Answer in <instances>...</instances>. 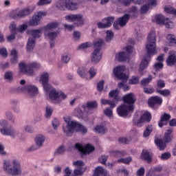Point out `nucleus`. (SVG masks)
I'll return each mask as SVG.
<instances>
[{"mask_svg":"<svg viewBox=\"0 0 176 176\" xmlns=\"http://www.w3.org/2000/svg\"><path fill=\"white\" fill-rule=\"evenodd\" d=\"M82 109L80 107H78L76 109V111L77 112V116L80 119H85V118L89 115V113L86 111V109Z\"/></svg>","mask_w":176,"mask_h":176,"instance_id":"2f4dec72","label":"nucleus"},{"mask_svg":"<svg viewBox=\"0 0 176 176\" xmlns=\"http://www.w3.org/2000/svg\"><path fill=\"white\" fill-rule=\"evenodd\" d=\"M58 27V23L52 22L51 23L47 24L46 26L43 28V30L45 31H53V30H56Z\"/></svg>","mask_w":176,"mask_h":176,"instance_id":"f704fd0d","label":"nucleus"},{"mask_svg":"<svg viewBox=\"0 0 176 176\" xmlns=\"http://www.w3.org/2000/svg\"><path fill=\"white\" fill-rule=\"evenodd\" d=\"M65 152V148H64V146H59L56 151H55L56 155H63Z\"/></svg>","mask_w":176,"mask_h":176,"instance_id":"4d7b16f0","label":"nucleus"},{"mask_svg":"<svg viewBox=\"0 0 176 176\" xmlns=\"http://www.w3.org/2000/svg\"><path fill=\"white\" fill-rule=\"evenodd\" d=\"M126 70V67L124 66H117L113 69V75L117 79L120 80H127L129 79V76L124 74V71Z\"/></svg>","mask_w":176,"mask_h":176,"instance_id":"ddd939ff","label":"nucleus"},{"mask_svg":"<svg viewBox=\"0 0 176 176\" xmlns=\"http://www.w3.org/2000/svg\"><path fill=\"white\" fill-rule=\"evenodd\" d=\"M153 21L159 24V25H165L166 28H174V22L171 21L168 18H164L162 14L155 15Z\"/></svg>","mask_w":176,"mask_h":176,"instance_id":"9d476101","label":"nucleus"},{"mask_svg":"<svg viewBox=\"0 0 176 176\" xmlns=\"http://www.w3.org/2000/svg\"><path fill=\"white\" fill-rule=\"evenodd\" d=\"M9 28H10L11 32H12L14 34H17L18 29L16 28V24L14 23V22H12L10 25Z\"/></svg>","mask_w":176,"mask_h":176,"instance_id":"13d9d810","label":"nucleus"},{"mask_svg":"<svg viewBox=\"0 0 176 176\" xmlns=\"http://www.w3.org/2000/svg\"><path fill=\"white\" fill-rule=\"evenodd\" d=\"M109 155L113 157H123V156H126V153L125 151H110Z\"/></svg>","mask_w":176,"mask_h":176,"instance_id":"c85d7f7f","label":"nucleus"},{"mask_svg":"<svg viewBox=\"0 0 176 176\" xmlns=\"http://www.w3.org/2000/svg\"><path fill=\"white\" fill-rule=\"evenodd\" d=\"M89 74L90 75V78H94L96 75H97V70L94 69V67H91L89 70Z\"/></svg>","mask_w":176,"mask_h":176,"instance_id":"bf43d9fd","label":"nucleus"},{"mask_svg":"<svg viewBox=\"0 0 176 176\" xmlns=\"http://www.w3.org/2000/svg\"><path fill=\"white\" fill-rule=\"evenodd\" d=\"M109 97L110 98H113L114 100L113 101H114V102L115 101L116 102L120 101V97H119V91H118V89L111 91L109 94Z\"/></svg>","mask_w":176,"mask_h":176,"instance_id":"7c9ffc66","label":"nucleus"},{"mask_svg":"<svg viewBox=\"0 0 176 176\" xmlns=\"http://www.w3.org/2000/svg\"><path fill=\"white\" fill-rule=\"evenodd\" d=\"M129 57V55H127V54L124 52H119L118 56H116V58L120 63H123V61H126V60H127Z\"/></svg>","mask_w":176,"mask_h":176,"instance_id":"72a5a7b5","label":"nucleus"},{"mask_svg":"<svg viewBox=\"0 0 176 176\" xmlns=\"http://www.w3.org/2000/svg\"><path fill=\"white\" fill-rule=\"evenodd\" d=\"M152 130L153 129L151 125L147 126L145 131H144L143 137H144V138H146V137H149V135H151V133H152Z\"/></svg>","mask_w":176,"mask_h":176,"instance_id":"c03bdc74","label":"nucleus"},{"mask_svg":"<svg viewBox=\"0 0 176 176\" xmlns=\"http://www.w3.org/2000/svg\"><path fill=\"white\" fill-rule=\"evenodd\" d=\"M57 35H58V32H52L47 34V36L50 41H54V38H57Z\"/></svg>","mask_w":176,"mask_h":176,"instance_id":"09e8293b","label":"nucleus"},{"mask_svg":"<svg viewBox=\"0 0 176 176\" xmlns=\"http://www.w3.org/2000/svg\"><path fill=\"white\" fill-rule=\"evenodd\" d=\"M170 157H171V153H170L169 152L164 153L160 156L161 160H168Z\"/></svg>","mask_w":176,"mask_h":176,"instance_id":"3c124183","label":"nucleus"},{"mask_svg":"<svg viewBox=\"0 0 176 176\" xmlns=\"http://www.w3.org/2000/svg\"><path fill=\"white\" fill-rule=\"evenodd\" d=\"M122 100L125 104H128L129 111H134V104L137 99H135V96H134V94L129 93L125 95Z\"/></svg>","mask_w":176,"mask_h":176,"instance_id":"f3484780","label":"nucleus"},{"mask_svg":"<svg viewBox=\"0 0 176 176\" xmlns=\"http://www.w3.org/2000/svg\"><path fill=\"white\" fill-rule=\"evenodd\" d=\"M131 111L129 110V106L126 104H121L117 108L118 115L121 118H125L129 115V112Z\"/></svg>","mask_w":176,"mask_h":176,"instance_id":"412c9836","label":"nucleus"},{"mask_svg":"<svg viewBox=\"0 0 176 176\" xmlns=\"http://www.w3.org/2000/svg\"><path fill=\"white\" fill-rule=\"evenodd\" d=\"M91 46V44L89 42L82 43L78 46L79 50L82 49H87V47H90Z\"/></svg>","mask_w":176,"mask_h":176,"instance_id":"e2e57ef3","label":"nucleus"},{"mask_svg":"<svg viewBox=\"0 0 176 176\" xmlns=\"http://www.w3.org/2000/svg\"><path fill=\"white\" fill-rule=\"evenodd\" d=\"M100 163L102 164H106L107 161L108 160V157L105 155H102L99 159H98Z\"/></svg>","mask_w":176,"mask_h":176,"instance_id":"69168bd1","label":"nucleus"},{"mask_svg":"<svg viewBox=\"0 0 176 176\" xmlns=\"http://www.w3.org/2000/svg\"><path fill=\"white\" fill-rule=\"evenodd\" d=\"M155 143L160 151H164L167 146L166 142H163L162 139H156Z\"/></svg>","mask_w":176,"mask_h":176,"instance_id":"473e14b6","label":"nucleus"},{"mask_svg":"<svg viewBox=\"0 0 176 176\" xmlns=\"http://www.w3.org/2000/svg\"><path fill=\"white\" fill-rule=\"evenodd\" d=\"M118 0L119 3H121L123 6H130L131 2H134L137 5H142L144 3V0Z\"/></svg>","mask_w":176,"mask_h":176,"instance_id":"393cba45","label":"nucleus"},{"mask_svg":"<svg viewBox=\"0 0 176 176\" xmlns=\"http://www.w3.org/2000/svg\"><path fill=\"white\" fill-rule=\"evenodd\" d=\"M137 176H144L145 175V168H140L138 170L137 173Z\"/></svg>","mask_w":176,"mask_h":176,"instance_id":"338daca9","label":"nucleus"},{"mask_svg":"<svg viewBox=\"0 0 176 176\" xmlns=\"http://www.w3.org/2000/svg\"><path fill=\"white\" fill-rule=\"evenodd\" d=\"M45 117L50 118L52 116V114L53 113V109L49 106H47L45 109Z\"/></svg>","mask_w":176,"mask_h":176,"instance_id":"5fc2aeb1","label":"nucleus"},{"mask_svg":"<svg viewBox=\"0 0 176 176\" xmlns=\"http://www.w3.org/2000/svg\"><path fill=\"white\" fill-rule=\"evenodd\" d=\"M104 174H106L105 170H104V168L101 166H98L96 168L93 176H100Z\"/></svg>","mask_w":176,"mask_h":176,"instance_id":"ea45409f","label":"nucleus"},{"mask_svg":"<svg viewBox=\"0 0 176 176\" xmlns=\"http://www.w3.org/2000/svg\"><path fill=\"white\" fill-rule=\"evenodd\" d=\"M130 20V14H125L122 16L118 19L117 21H118V24L120 27H124L129 21Z\"/></svg>","mask_w":176,"mask_h":176,"instance_id":"b1692460","label":"nucleus"},{"mask_svg":"<svg viewBox=\"0 0 176 176\" xmlns=\"http://www.w3.org/2000/svg\"><path fill=\"white\" fill-rule=\"evenodd\" d=\"M101 104L102 105H109L110 108L108 107L107 109L104 110V113L106 115V116H108L109 118L112 117L113 113L112 109L116 107V104L115 103V101L107 100V99H101Z\"/></svg>","mask_w":176,"mask_h":176,"instance_id":"2eb2a0df","label":"nucleus"},{"mask_svg":"<svg viewBox=\"0 0 176 176\" xmlns=\"http://www.w3.org/2000/svg\"><path fill=\"white\" fill-rule=\"evenodd\" d=\"M0 55L2 56V57H8V50L6 48L3 47L0 49Z\"/></svg>","mask_w":176,"mask_h":176,"instance_id":"774afa93","label":"nucleus"},{"mask_svg":"<svg viewBox=\"0 0 176 176\" xmlns=\"http://www.w3.org/2000/svg\"><path fill=\"white\" fill-rule=\"evenodd\" d=\"M151 120H152V114H151V112L146 111L142 114L139 120L137 121L133 120V123L138 126V127H142V123H145V122L149 123Z\"/></svg>","mask_w":176,"mask_h":176,"instance_id":"4468645a","label":"nucleus"},{"mask_svg":"<svg viewBox=\"0 0 176 176\" xmlns=\"http://www.w3.org/2000/svg\"><path fill=\"white\" fill-rule=\"evenodd\" d=\"M113 20L115 18L113 16H109L107 18L104 19L102 21H106V23H102V22H98L97 23L98 28H109L112 25V23H113Z\"/></svg>","mask_w":176,"mask_h":176,"instance_id":"aec40b11","label":"nucleus"},{"mask_svg":"<svg viewBox=\"0 0 176 176\" xmlns=\"http://www.w3.org/2000/svg\"><path fill=\"white\" fill-rule=\"evenodd\" d=\"M106 34H107V36L105 38L106 42H111V41H112V38H113V32H112L111 30H107Z\"/></svg>","mask_w":176,"mask_h":176,"instance_id":"49530a36","label":"nucleus"},{"mask_svg":"<svg viewBox=\"0 0 176 176\" xmlns=\"http://www.w3.org/2000/svg\"><path fill=\"white\" fill-rule=\"evenodd\" d=\"M149 5L144 4L140 8V13L141 14H144L145 13H148L149 10Z\"/></svg>","mask_w":176,"mask_h":176,"instance_id":"de8ad7c7","label":"nucleus"},{"mask_svg":"<svg viewBox=\"0 0 176 176\" xmlns=\"http://www.w3.org/2000/svg\"><path fill=\"white\" fill-rule=\"evenodd\" d=\"M40 81H41V83L43 85V87L46 93H49V97L52 101H54L60 97L63 98V100H65L67 98V95L64 94V92L59 91L57 92L56 89H53L52 85H49V74L48 73H43L41 75Z\"/></svg>","mask_w":176,"mask_h":176,"instance_id":"f03ea898","label":"nucleus"},{"mask_svg":"<svg viewBox=\"0 0 176 176\" xmlns=\"http://www.w3.org/2000/svg\"><path fill=\"white\" fill-rule=\"evenodd\" d=\"M77 73L78 74V75H80L81 78H87V70H86L83 67H79L77 71Z\"/></svg>","mask_w":176,"mask_h":176,"instance_id":"a19ab883","label":"nucleus"},{"mask_svg":"<svg viewBox=\"0 0 176 176\" xmlns=\"http://www.w3.org/2000/svg\"><path fill=\"white\" fill-rule=\"evenodd\" d=\"M0 126L3 127L0 129V131L3 135H10V137H16L17 132L12 129V126H8V121L2 120L0 121Z\"/></svg>","mask_w":176,"mask_h":176,"instance_id":"9b49d317","label":"nucleus"},{"mask_svg":"<svg viewBox=\"0 0 176 176\" xmlns=\"http://www.w3.org/2000/svg\"><path fill=\"white\" fill-rule=\"evenodd\" d=\"M157 93H158V94H160L161 96H162L163 97H168L169 96H171V91H170V89H163V90H160V89H156Z\"/></svg>","mask_w":176,"mask_h":176,"instance_id":"58836bf2","label":"nucleus"},{"mask_svg":"<svg viewBox=\"0 0 176 176\" xmlns=\"http://www.w3.org/2000/svg\"><path fill=\"white\" fill-rule=\"evenodd\" d=\"M49 3H52V0H40L37 5L38 6H42L43 5H49Z\"/></svg>","mask_w":176,"mask_h":176,"instance_id":"052dcab7","label":"nucleus"},{"mask_svg":"<svg viewBox=\"0 0 176 176\" xmlns=\"http://www.w3.org/2000/svg\"><path fill=\"white\" fill-rule=\"evenodd\" d=\"M25 90H27L29 96H30V97H34V96H36V94H38V87H36V86L34 85H26L25 87Z\"/></svg>","mask_w":176,"mask_h":176,"instance_id":"5701e85b","label":"nucleus"},{"mask_svg":"<svg viewBox=\"0 0 176 176\" xmlns=\"http://www.w3.org/2000/svg\"><path fill=\"white\" fill-rule=\"evenodd\" d=\"M31 14V10L30 8H26L25 9L21 10L20 11L12 10L10 14V17L12 19H23V17H27Z\"/></svg>","mask_w":176,"mask_h":176,"instance_id":"f8f14e48","label":"nucleus"},{"mask_svg":"<svg viewBox=\"0 0 176 176\" xmlns=\"http://www.w3.org/2000/svg\"><path fill=\"white\" fill-rule=\"evenodd\" d=\"M171 119V116L167 113H164L162 116L160 120L158 122L159 127H163V126H167L168 120Z\"/></svg>","mask_w":176,"mask_h":176,"instance_id":"4be33fe9","label":"nucleus"},{"mask_svg":"<svg viewBox=\"0 0 176 176\" xmlns=\"http://www.w3.org/2000/svg\"><path fill=\"white\" fill-rule=\"evenodd\" d=\"M64 120L67 123V126L66 128L63 126V130L67 137L72 136L75 131L76 133H82V134L87 133V128L82 124L71 121V119L67 118H64Z\"/></svg>","mask_w":176,"mask_h":176,"instance_id":"7ed1b4c3","label":"nucleus"},{"mask_svg":"<svg viewBox=\"0 0 176 176\" xmlns=\"http://www.w3.org/2000/svg\"><path fill=\"white\" fill-rule=\"evenodd\" d=\"M60 125V122H58V120L57 118L54 119L52 121V127L54 130H57L58 128V126Z\"/></svg>","mask_w":176,"mask_h":176,"instance_id":"0e129e2a","label":"nucleus"},{"mask_svg":"<svg viewBox=\"0 0 176 176\" xmlns=\"http://www.w3.org/2000/svg\"><path fill=\"white\" fill-rule=\"evenodd\" d=\"M105 84V81L103 80L98 82L97 84V90L98 91H102L104 90V85Z\"/></svg>","mask_w":176,"mask_h":176,"instance_id":"603ef678","label":"nucleus"},{"mask_svg":"<svg viewBox=\"0 0 176 176\" xmlns=\"http://www.w3.org/2000/svg\"><path fill=\"white\" fill-rule=\"evenodd\" d=\"M4 78L7 80H12V79H13V72H6L4 75Z\"/></svg>","mask_w":176,"mask_h":176,"instance_id":"6e6d98bb","label":"nucleus"},{"mask_svg":"<svg viewBox=\"0 0 176 176\" xmlns=\"http://www.w3.org/2000/svg\"><path fill=\"white\" fill-rule=\"evenodd\" d=\"M146 50L147 53V58H144L142 60L140 64L139 72H142V71L146 69L148 65H149L151 57L155 56V54H157V50H156V32H155V30L151 31L148 35Z\"/></svg>","mask_w":176,"mask_h":176,"instance_id":"f257e3e1","label":"nucleus"},{"mask_svg":"<svg viewBox=\"0 0 176 176\" xmlns=\"http://www.w3.org/2000/svg\"><path fill=\"white\" fill-rule=\"evenodd\" d=\"M143 91L145 93V94H153L155 92V89H153L152 87H144Z\"/></svg>","mask_w":176,"mask_h":176,"instance_id":"864d4df0","label":"nucleus"},{"mask_svg":"<svg viewBox=\"0 0 176 176\" xmlns=\"http://www.w3.org/2000/svg\"><path fill=\"white\" fill-rule=\"evenodd\" d=\"M141 159H143L148 163L152 162V154L148 151H143L141 154Z\"/></svg>","mask_w":176,"mask_h":176,"instance_id":"c756f323","label":"nucleus"},{"mask_svg":"<svg viewBox=\"0 0 176 176\" xmlns=\"http://www.w3.org/2000/svg\"><path fill=\"white\" fill-rule=\"evenodd\" d=\"M75 148L80 152L82 155H89V153H91V152H94V150L96 149L94 146H93L91 144H87L85 146H83L80 143H76L75 144Z\"/></svg>","mask_w":176,"mask_h":176,"instance_id":"dca6fc26","label":"nucleus"},{"mask_svg":"<svg viewBox=\"0 0 176 176\" xmlns=\"http://www.w3.org/2000/svg\"><path fill=\"white\" fill-rule=\"evenodd\" d=\"M102 43L104 41L101 39L94 43V51L92 54L91 61L94 64H97L100 63L102 58V53L101 52V49L102 48Z\"/></svg>","mask_w":176,"mask_h":176,"instance_id":"39448f33","label":"nucleus"},{"mask_svg":"<svg viewBox=\"0 0 176 176\" xmlns=\"http://www.w3.org/2000/svg\"><path fill=\"white\" fill-rule=\"evenodd\" d=\"M94 131L98 134H105L108 133V128L104 124L96 125L94 127Z\"/></svg>","mask_w":176,"mask_h":176,"instance_id":"a878e982","label":"nucleus"},{"mask_svg":"<svg viewBox=\"0 0 176 176\" xmlns=\"http://www.w3.org/2000/svg\"><path fill=\"white\" fill-rule=\"evenodd\" d=\"M42 16H46V12H38L36 15L33 16L32 19L30 21V25L35 27L41 23Z\"/></svg>","mask_w":176,"mask_h":176,"instance_id":"6ab92c4d","label":"nucleus"},{"mask_svg":"<svg viewBox=\"0 0 176 176\" xmlns=\"http://www.w3.org/2000/svg\"><path fill=\"white\" fill-rule=\"evenodd\" d=\"M166 38L170 43H174V45H176V37H175L174 35L168 34Z\"/></svg>","mask_w":176,"mask_h":176,"instance_id":"8fccbe9b","label":"nucleus"},{"mask_svg":"<svg viewBox=\"0 0 176 176\" xmlns=\"http://www.w3.org/2000/svg\"><path fill=\"white\" fill-rule=\"evenodd\" d=\"M35 142L36 145L39 147L43 145V142H45V136L42 135H38L35 138Z\"/></svg>","mask_w":176,"mask_h":176,"instance_id":"e433bc0d","label":"nucleus"},{"mask_svg":"<svg viewBox=\"0 0 176 176\" xmlns=\"http://www.w3.org/2000/svg\"><path fill=\"white\" fill-rule=\"evenodd\" d=\"M176 63V55L175 54H170L166 58V64L168 67H173Z\"/></svg>","mask_w":176,"mask_h":176,"instance_id":"cd10ccee","label":"nucleus"},{"mask_svg":"<svg viewBox=\"0 0 176 176\" xmlns=\"http://www.w3.org/2000/svg\"><path fill=\"white\" fill-rule=\"evenodd\" d=\"M56 8L60 10H76L78 9V3H74L72 0H59L56 4Z\"/></svg>","mask_w":176,"mask_h":176,"instance_id":"6e6552de","label":"nucleus"},{"mask_svg":"<svg viewBox=\"0 0 176 176\" xmlns=\"http://www.w3.org/2000/svg\"><path fill=\"white\" fill-rule=\"evenodd\" d=\"M133 161V158L131 157H128L126 158H120L118 160V163H123L124 164H130Z\"/></svg>","mask_w":176,"mask_h":176,"instance_id":"37998d69","label":"nucleus"},{"mask_svg":"<svg viewBox=\"0 0 176 176\" xmlns=\"http://www.w3.org/2000/svg\"><path fill=\"white\" fill-rule=\"evenodd\" d=\"M140 82V78L138 76H133L129 79V85H138Z\"/></svg>","mask_w":176,"mask_h":176,"instance_id":"a18cd8bd","label":"nucleus"},{"mask_svg":"<svg viewBox=\"0 0 176 176\" xmlns=\"http://www.w3.org/2000/svg\"><path fill=\"white\" fill-rule=\"evenodd\" d=\"M152 79H153V77H152V75H149L148 78L142 80L140 83L142 86H147L148 83H151V82H152Z\"/></svg>","mask_w":176,"mask_h":176,"instance_id":"79ce46f5","label":"nucleus"},{"mask_svg":"<svg viewBox=\"0 0 176 176\" xmlns=\"http://www.w3.org/2000/svg\"><path fill=\"white\" fill-rule=\"evenodd\" d=\"M66 20L68 21H77V25H67L65 24L64 27L66 28V30H68V31H72L75 28V27H79V25H82L83 23H85V20L83 19V16L80 14H70L67 15L65 16Z\"/></svg>","mask_w":176,"mask_h":176,"instance_id":"423d86ee","label":"nucleus"},{"mask_svg":"<svg viewBox=\"0 0 176 176\" xmlns=\"http://www.w3.org/2000/svg\"><path fill=\"white\" fill-rule=\"evenodd\" d=\"M41 30H33L31 31L33 37L29 38L28 41L26 46L27 52H32V50H34V47H35V39H36V38H41Z\"/></svg>","mask_w":176,"mask_h":176,"instance_id":"1a4fd4ad","label":"nucleus"},{"mask_svg":"<svg viewBox=\"0 0 176 176\" xmlns=\"http://www.w3.org/2000/svg\"><path fill=\"white\" fill-rule=\"evenodd\" d=\"M3 168L10 175H19L21 174L20 162L16 160H14L12 162L9 160L4 161Z\"/></svg>","mask_w":176,"mask_h":176,"instance_id":"20e7f679","label":"nucleus"},{"mask_svg":"<svg viewBox=\"0 0 176 176\" xmlns=\"http://www.w3.org/2000/svg\"><path fill=\"white\" fill-rule=\"evenodd\" d=\"M157 87L158 89H163L166 87V83L163 80H160L157 82Z\"/></svg>","mask_w":176,"mask_h":176,"instance_id":"680f3d73","label":"nucleus"},{"mask_svg":"<svg viewBox=\"0 0 176 176\" xmlns=\"http://www.w3.org/2000/svg\"><path fill=\"white\" fill-rule=\"evenodd\" d=\"M98 107V104L97 101H90L87 102V104H82L81 106L82 109L85 111V109H94Z\"/></svg>","mask_w":176,"mask_h":176,"instance_id":"bb28decb","label":"nucleus"},{"mask_svg":"<svg viewBox=\"0 0 176 176\" xmlns=\"http://www.w3.org/2000/svg\"><path fill=\"white\" fill-rule=\"evenodd\" d=\"M41 68V65L36 62H33L25 65L24 63H19V69L23 74H27L30 76L34 75V70Z\"/></svg>","mask_w":176,"mask_h":176,"instance_id":"0eeeda50","label":"nucleus"},{"mask_svg":"<svg viewBox=\"0 0 176 176\" xmlns=\"http://www.w3.org/2000/svg\"><path fill=\"white\" fill-rule=\"evenodd\" d=\"M171 133H173V129H168L164 133V141L166 144L171 141Z\"/></svg>","mask_w":176,"mask_h":176,"instance_id":"4c0bfd02","label":"nucleus"},{"mask_svg":"<svg viewBox=\"0 0 176 176\" xmlns=\"http://www.w3.org/2000/svg\"><path fill=\"white\" fill-rule=\"evenodd\" d=\"M163 104V98L155 96H151L148 100V105L150 107V108H156V107H160Z\"/></svg>","mask_w":176,"mask_h":176,"instance_id":"a211bd4d","label":"nucleus"},{"mask_svg":"<svg viewBox=\"0 0 176 176\" xmlns=\"http://www.w3.org/2000/svg\"><path fill=\"white\" fill-rule=\"evenodd\" d=\"M11 63L12 64H17V60H19V57L17 56V50H16V49H13L11 51Z\"/></svg>","mask_w":176,"mask_h":176,"instance_id":"c9c22d12","label":"nucleus"}]
</instances>
